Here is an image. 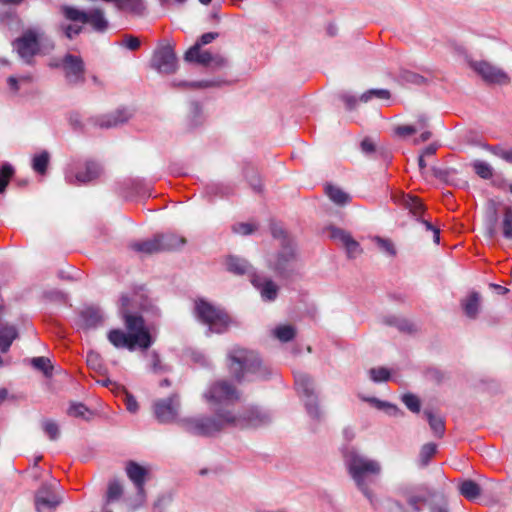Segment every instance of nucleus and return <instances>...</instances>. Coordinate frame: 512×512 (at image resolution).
Here are the masks:
<instances>
[{
  "instance_id": "1",
  "label": "nucleus",
  "mask_w": 512,
  "mask_h": 512,
  "mask_svg": "<svg viewBox=\"0 0 512 512\" xmlns=\"http://www.w3.org/2000/svg\"><path fill=\"white\" fill-rule=\"evenodd\" d=\"M130 298L122 295L119 311L124 319L127 333L121 329H112L108 332L109 342L116 348H126L133 351L136 348L148 349L153 344V338L145 325L142 316L131 314Z\"/></svg>"
},
{
  "instance_id": "2",
  "label": "nucleus",
  "mask_w": 512,
  "mask_h": 512,
  "mask_svg": "<svg viewBox=\"0 0 512 512\" xmlns=\"http://www.w3.org/2000/svg\"><path fill=\"white\" fill-rule=\"evenodd\" d=\"M344 464L348 474L359 491L373 503L374 494L371 485L375 484L382 473L379 461L369 458L358 450L347 449L343 455Z\"/></svg>"
},
{
  "instance_id": "3",
  "label": "nucleus",
  "mask_w": 512,
  "mask_h": 512,
  "mask_svg": "<svg viewBox=\"0 0 512 512\" xmlns=\"http://www.w3.org/2000/svg\"><path fill=\"white\" fill-rule=\"evenodd\" d=\"M274 238L281 240V248L267 260V265L281 279H291L300 275L303 264L294 242L278 226H272Z\"/></svg>"
},
{
  "instance_id": "4",
  "label": "nucleus",
  "mask_w": 512,
  "mask_h": 512,
  "mask_svg": "<svg viewBox=\"0 0 512 512\" xmlns=\"http://www.w3.org/2000/svg\"><path fill=\"white\" fill-rule=\"evenodd\" d=\"M13 48L26 64H32L36 55L50 53L54 43L40 27H29L13 41Z\"/></svg>"
},
{
  "instance_id": "5",
  "label": "nucleus",
  "mask_w": 512,
  "mask_h": 512,
  "mask_svg": "<svg viewBox=\"0 0 512 512\" xmlns=\"http://www.w3.org/2000/svg\"><path fill=\"white\" fill-rule=\"evenodd\" d=\"M229 418V411L215 409L213 417L200 416L184 418L181 420V426L186 432L192 435L208 437L230 426Z\"/></svg>"
},
{
  "instance_id": "6",
  "label": "nucleus",
  "mask_w": 512,
  "mask_h": 512,
  "mask_svg": "<svg viewBox=\"0 0 512 512\" xmlns=\"http://www.w3.org/2000/svg\"><path fill=\"white\" fill-rule=\"evenodd\" d=\"M203 397L211 405L213 411L215 409L232 411L229 407L239 399V393L230 383L222 380L213 383Z\"/></svg>"
},
{
  "instance_id": "7",
  "label": "nucleus",
  "mask_w": 512,
  "mask_h": 512,
  "mask_svg": "<svg viewBox=\"0 0 512 512\" xmlns=\"http://www.w3.org/2000/svg\"><path fill=\"white\" fill-rule=\"evenodd\" d=\"M195 313L197 318L208 326L210 332L223 333L230 324V319L224 311L202 299L195 302Z\"/></svg>"
},
{
  "instance_id": "8",
  "label": "nucleus",
  "mask_w": 512,
  "mask_h": 512,
  "mask_svg": "<svg viewBox=\"0 0 512 512\" xmlns=\"http://www.w3.org/2000/svg\"><path fill=\"white\" fill-rule=\"evenodd\" d=\"M229 369L234 377L240 381L249 372L256 373L260 367V359L257 354L243 348H233L229 354Z\"/></svg>"
},
{
  "instance_id": "9",
  "label": "nucleus",
  "mask_w": 512,
  "mask_h": 512,
  "mask_svg": "<svg viewBox=\"0 0 512 512\" xmlns=\"http://www.w3.org/2000/svg\"><path fill=\"white\" fill-rule=\"evenodd\" d=\"M230 427L236 428H258L269 424L272 421V414L257 406H250L241 412L229 411Z\"/></svg>"
},
{
  "instance_id": "10",
  "label": "nucleus",
  "mask_w": 512,
  "mask_h": 512,
  "mask_svg": "<svg viewBox=\"0 0 512 512\" xmlns=\"http://www.w3.org/2000/svg\"><path fill=\"white\" fill-rule=\"evenodd\" d=\"M60 11L64 18L71 22H80L81 24H90L94 30L103 32L108 27V21L104 16V11L100 8H94L85 12L76 7L63 5Z\"/></svg>"
},
{
  "instance_id": "11",
  "label": "nucleus",
  "mask_w": 512,
  "mask_h": 512,
  "mask_svg": "<svg viewBox=\"0 0 512 512\" xmlns=\"http://www.w3.org/2000/svg\"><path fill=\"white\" fill-rule=\"evenodd\" d=\"M294 378L296 390L303 398L308 415L312 419L319 421L322 418V411L319 408L318 399L314 393V382L312 378L304 373H297Z\"/></svg>"
},
{
  "instance_id": "12",
  "label": "nucleus",
  "mask_w": 512,
  "mask_h": 512,
  "mask_svg": "<svg viewBox=\"0 0 512 512\" xmlns=\"http://www.w3.org/2000/svg\"><path fill=\"white\" fill-rule=\"evenodd\" d=\"M102 173L100 165L95 161H85L66 170V182L73 185L86 184L97 179Z\"/></svg>"
},
{
  "instance_id": "13",
  "label": "nucleus",
  "mask_w": 512,
  "mask_h": 512,
  "mask_svg": "<svg viewBox=\"0 0 512 512\" xmlns=\"http://www.w3.org/2000/svg\"><path fill=\"white\" fill-rule=\"evenodd\" d=\"M469 66L488 84L505 85L510 82V78L504 70L488 61H470Z\"/></svg>"
},
{
  "instance_id": "14",
  "label": "nucleus",
  "mask_w": 512,
  "mask_h": 512,
  "mask_svg": "<svg viewBox=\"0 0 512 512\" xmlns=\"http://www.w3.org/2000/svg\"><path fill=\"white\" fill-rule=\"evenodd\" d=\"M151 65L159 73L172 74L177 69V58L169 44L160 45L153 54Z\"/></svg>"
},
{
  "instance_id": "15",
  "label": "nucleus",
  "mask_w": 512,
  "mask_h": 512,
  "mask_svg": "<svg viewBox=\"0 0 512 512\" xmlns=\"http://www.w3.org/2000/svg\"><path fill=\"white\" fill-rule=\"evenodd\" d=\"M179 409L180 400L176 394L154 403L155 417L161 423L173 422L179 414Z\"/></svg>"
},
{
  "instance_id": "16",
  "label": "nucleus",
  "mask_w": 512,
  "mask_h": 512,
  "mask_svg": "<svg viewBox=\"0 0 512 512\" xmlns=\"http://www.w3.org/2000/svg\"><path fill=\"white\" fill-rule=\"evenodd\" d=\"M62 69L69 84H82L85 81V67L81 57L67 54L62 60Z\"/></svg>"
},
{
  "instance_id": "17",
  "label": "nucleus",
  "mask_w": 512,
  "mask_h": 512,
  "mask_svg": "<svg viewBox=\"0 0 512 512\" xmlns=\"http://www.w3.org/2000/svg\"><path fill=\"white\" fill-rule=\"evenodd\" d=\"M126 474L137 490L138 506L142 505L146 500L145 483L149 476V471L145 467L134 461L126 464Z\"/></svg>"
},
{
  "instance_id": "18",
  "label": "nucleus",
  "mask_w": 512,
  "mask_h": 512,
  "mask_svg": "<svg viewBox=\"0 0 512 512\" xmlns=\"http://www.w3.org/2000/svg\"><path fill=\"white\" fill-rule=\"evenodd\" d=\"M60 502V497L53 493L51 485H43L35 495L38 512H53Z\"/></svg>"
},
{
  "instance_id": "19",
  "label": "nucleus",
  "mask_w": 512,
  "mask_h": 512,
  "mask_svg": "<svg viewBox=\"0 0 512 512\" xmlns=\"http://www.w3.org/2000/svg\"><path fill=\"white\" fill-rule=\"evenodd\" d=\"M251 284L259 291L264 301H274L277 298L279 287L270 278L259 273H252Z\"/></svg>"
},
{
  "instance_id": "20",
  "label": "nucleus",
  "mask_w": 512,
  "mask_h": 512,
  "mask_svg": "<svg viewBox=\"0 0 512 512\" xmlns=\"http://www.w3.org/2000/svg\"><path fill=\"white\" fill-rule=\"evenodd\" d=\"M130 117L131 113L127 109H118L115 112L93 118L91 121L100 128L108 129L126 123Z\"/></svg>"
},
{
  "instance_id": "21",
  "label": "nucleus",
  "mask_w": 512,
  "mask_h": 512,
  "mask_svg": "<svg viewBox=\"0 0 512 512\" xmlns=\"http://www.w3.org/2000/svg\"><path fill=\"white\" fill-rule=\"evenodd\" d=\"M330 237L345 247L349 257L353 258L360 254L361 249L358 242L344 230L333 227L330 229Z\"/></svg>"
},
{
  "instance_id": "22",
  "label": "nucleus",
  "mask_w": 512,
  "mask_h": 512,
  "mask_svg": "<svg viewBox=\"0 0 512 512\" xmlns=\"http://www.w3.org/2000/svg\"><path fill=\"white\" fill-rule=\"evenodd\" d=\"M227 270L236 275H248L251 280V274L256 273L252 266L243 258L230 256L226 260Z\"/></svg>"
},
{
  "instance_id": "23",
  "label": "nucleus",
  "mask_w": 512,
  "mask_h": 512,
  "mask_svg": "<svg viewBox=\"0 0 512 512\" xmlns=\"http://www.w3.org/2000/svg\"><path fill=\"white\" fill-rule=\"evenodd\" d=\"M81 326L85 329L96 328L103 322V316L99 309L89 307L80 314Z\"/></svg>"
},
{
  "instance_id": "24",
  "label": "nucleus",
  "mask_w": 512,
  "mask_h": 512,
  "mask_svg": "<svg viewBox=\"0 0 512 512\" xmlns=\"http://www.w3.org/2000/svg\"><path fill=\"white\" fill-rule=\"evenodd\" d=\"M481 297L478 292H471L465 299L462 300L461 305L467 317L475 319L480 311Z\"/></svg>"
},
{
  "instance_id": "25",
  "label": "nucleus",
  "mask_w": 512,
  "mask_h": 512,
  "mask_svg": "<svg viewBox=\"0 0 512 512\" xmlns=\"http://www.w3.org/2000/svg\"><path fill=\"white\" fill-rule=\"evenodd\" d=\"M17 337L18 330L14 325H2L0 327V351L6 353Z\"/></svg>"
},
{
  "instance_id": "26",
  "label": "nucleus",
  "mask_w": 512,
  "mask_h": 512,
  "mask_svg": "<svg viewBox=\"0 0 512 512\" xmlns=\"http://www.w3.org/2000/svg\"><path fill=\"white\" fill-rule=\"evenodd\" d=\"M160 251H170L183 246L186 243L184 237L178 236L173 233H166L157 235Z\"/></svg>"
},
{
  "instance_id": "27",
  "label": "nucleus",
  "mask_w": 512,
  "mask_h": 512,
  "mask_svg": "<svg viewBox=\"0 0 512 512\" xmlns=\"http://www.w3.org/2000/svg\"><path fill=\"white\" fill-rule=\"evenodd\" d=\"M396 202H399L407 208L414 216H420L423 212V204L420 199L415 196L401 194L396 198Z\"/></svg>"
},
{
  "instance_id": "28",
  "label": "nucleus",
  "mask_w": 512,
  "mask_h": 512,
  "mask_svg": "<svg viewBox=\"0 0 512 512\" xmlns=\"http://www.w3.org/2000/svg\"><path fill=\"white\" fill-rule=\"evenodd\" d=\"M130 248L136 252L143 253V254H153V253L161 252L157 236H155L152 239L133 242L130 244Z\"/></svg>"
},
{
  "instance_id": "29",
  "label": "nucleus",
  "mask_w": 512,
  "mask_h": 512,
  "mask_svg": "<svg viewBox=\"0 0 512 512\" xmlns=\"http://www.w3.org/2000/svg\"><path fill=\"white\" fill-rule=\"evenodd\" d=\"M424 416L426 417L434 436L442 438L445 433V422L443 418L439 415L434 414L430 410H425Z\"/></svg>"
},
{
  "instance_id": "30",
  "label": "nucleus",
  "mask_w": 512,
  "mask_h": 512,
  "mask_svg": "<svg viewBox=\"0 0 512 512\" xmlns=\"http://www.w3.org/2000/svg\"><path fill=\"white\" fill-rule=\"evenodd\" d=\"M49 162L50 154L48 151L43 150L40 153H37L33 156L32 169L40 175H45L48 169Z\"/></svg>"
},
{
  "instance_id": "31",
  "label": "nucleus",
  "mask_w": 512,
  "mask_h": 512,
  "mask_svg": "<svg viewBox=\"0 0 512 512\" xmlns=\"http://www.w3.org/2000/svg\"><path fill=\"white\" fill-rule=\"evenodd\" d=\"M118 9L133 14H142L145 10L144 0H118L116 3Z\"/></svg>"
},
{
  "instance_id": "32",
  "label": "nucleus",
  "mask_w": 512,
  "mask_h": 512,
  "mask_svg": "<svg viewBox=\"0 0 512 512\" xmlns=\"http://www.w3.org/2000/svg\"><path fill=\"white\" fill-rule=\"evenodd\" d=\"M459 490L461 495L468 500H475L481 494L480 486L472 480L463 481L459 486Z\"/></svg>"
},
{
  "instance_id": "33",
  "label": "nucleus",
  "mask_w": 512,
  "mask_h": 512,
  "mask_svg": "<svg viewBox=\"0 0 512 512\" xmlns=\"http://www.w3.org/2000/svg\"><path fill=\"white\" fill-rule=\"evenodd\" d=\"M273 335L281 342H288L295 337L296 330L292 325H280L273 330Z\"/></svg>"
},
{
  "instance_id": "34",
  "label": "nucleus",
  "mask_w": 512,
  "mask_h": 512,
  "mask_svg": "<svg viewBox=\"0 0 512 512\" xmlns=\"http://www.w3.org/2000/svg\"><path fill=\"white\" fill-rule=\"evenodd\" d=\"M10 89L14 92L19 91L22 87L29 86L33 82L31 74L21 75L19 77L11 76L7 80Z\"/></svg>"
},
{
  "instance_id": "35",
  "label": "nucleus",
  "mask_w": 512,
  "mask_h": 512,
  "mask_svg": "<svg viewBox=\"0 0 512 512\" xmlns=\"http://www.w3.org/2000/svg\"><path fill=\"white\" fill-rule=\"evenodd\" d=\"M472 167L474 172L482 179L488 180L493 177V168L485 161L475 160L472 163Z\"/></svg>"
},
{
  "instance_id": "36",
  "label": "nucleus",
  "mask_w": 512,
  "mask_h": 512,
  "mask_svg": "<svg viewBox=\"0 0 512 512\" xmlns=\"http://www.w3.org/2000/svg\"><path fill=\"white\" fill-rule=\"evenodd\" d=\"M374 98L379 100H389L390 92L387 89H371L363 93L360 96L359 101L367 103Z\"/></svg>"
},
{
  "instance_id": "37",
  "label": "nucleus",
  "mask_w": 512,
  "mask_h": 512,
  "mask_svg": "<svg viewBox=\"0 0 512 512\" xmlns=\"http://www.w3.org/2000/svg\"><path fill=\"white\" fill-rule=\"evenodd\" d=\"M149 360V369L156 374L166 372L168 370L167 366L162 363L159 354L156 351H151L147 354Z\"/></svg>"
},
{
  "instance_id": "38",
  "label": "nucleus",
  "mask_w": 512,
  "mask_h": 512,
  "mask_svg": "<svg viewBox=\"0 0 512 512\" xmlns=\"http://www.w3.org/2000/svg\"><path fill=\"white\" fill-rule=\"evenodd\" d=\"M328 197L336 204L343 205L349 201V196L338 187L328 186L326 188Z\"/></svg>"
},
{
  "instance_id": "39",
  "label": "nucleus",
  "mask_w": 512,
  "mask_h": 512,
  "mask_svg": "<svg viewBox=\"0 0 512 512\" xmlns=\"http://www.w3.org/2000/svg\"><path fill=\"white\" fill-rule=\"evenodd\" d=\"M68 415L84 420H89L92 413L82 403H72L67 411Z\"/></svg>"
},
{
  "instance_id": "40",
  "label": "nucleus",
  "mask_w": 512,
  "mask_h": 512,
  "mask_svg": "<svg viewBox=\"0 0 512 512\" xmlns=\"http://www.w3.org/2000/svg\"><path fill=\"white\" fill-rule=\"evenodd\" d=\"M373 241L378 247V249L383 253L387 254L390 257H394L396 255L395 246L390 239L376 236L373 238Z\"/></svg>"
},
{
  "instance_id": "41",
  "label": "nucleus",
  "mask_w": 512,
  "mask_h": 512,
  "mask_svg": "<svg viewBox=\"0 0 512 512\" xmlns=\"http://www.w3.org/2000/svg\"><path fill=\"white\" fill-rule=\"evenodd\" d=\"M437 445L434 443H426L421 447L419 453V461L422 466H426L431 458L436 454Z\"/></svg>"
},
{
  "instance_id": "42",
  "label": "nucleus",
  "mask_w": 512,
  "mask_h": 512,
  "mask_svg": "<svg viewBox=\"0 0 512 512\" xmlns=\"http://www.w3.org/2000/svg\"><path fill=\"white\" fill-rule=\"evenodd\" d=\"M485 148L494 156L499 157L502 160L506 161L507 163L512 164V149H506L500 145H487Z\"/></svg>"
},
{
  "instance_id": "43",
  "label": "nucleus",
  "mask_w": 512,
  "mask_h": 512,
  "mask_svg": "<svg viewBox=\"0 0 512 512\" xmlns=\"http://www.w3.org/2000/svg\"><path fill=\"white\" fill-rule=\"evenodd\" d=\"M44 433L49 437L50 440H57L60 436V430L58 424L50 419H45L41 423Z\"/></svg>"
},
{
  "instance_id": "44",
  "label": "nucleus",
  "mask_w": 512,
  "mask_h": 512,
  "mask_svg": "<svg viewBox=\"0 0 512 512\" xmlns=\"http://www.w3.org/2000/svg\"><path fill=\"white\" fill-rule=\"evenodd\" d=\"M366 401L372 403L376 408L385 410L386 413H388L391 416H397L399 414H402V412L393 404L381 401L377 398H367Z\"/></svg>"
},
{
  "instance_id": "45",
  "label": "nucleus",
  "mask_w": 512,
  "mask_h": 512,
  "mask_svg": "<svg viewBox=\"0 0 512 512\" xmlns=\"http://www.w3.org/2000/svg\"><path fill=\"white\" fill-rule=\"evenodd\" d=\"M502 230L506 239H512V207L510 206L504 208Z\"/></svg>"
},
{
  "instance_id": "46",
  "label": "nucleus",
  "mask_w": 512,
  "mask_h": 512,
  "mask_svg": "<svg viewBox=\"0 0 512 512\" xmlns=\"http://www.w3.org/2000/svg\"><path fill=\"white\" fill-rule=\"evenodd\" d=\"M32 366L42 371L46 376H50L52 374V365L49 358L46 357H34L31 359Z\"/></svg>"
},
{
  "instance_id": "47",
  "label": "nucleus",
  "mask_w": 512,
  "mask_h": 512,
  "mask_svg": "<svg viewBox=\"0 0 512 512\" xmlns=\"http://www.w3.org/2000/svg\"><path fill=\"white\" fill-rule=\"evenodd\" d=\"M14 174V168L10 164H4L0 170V194L3 193Z\"/></svg>"
},
{
  "instance_id": "48",
  "label": "nucleus",
  "mask_w": 512,
  "mask_h": 512,
  "mask_svg": "<svg viewBox=\"0 0 512 512\" xmlns=\"http://www.w3.org/2000/svg\"><path fill=\"white\" fill-rule=\"evenodd\" d=\"M123 493L122 485L118 481H113L109 484L107 490L106 501L107 503L118 500Z\"/></svg>"
},
{
  "instance_id": "49",
  "label": "nucleus",
  "mask_w": 512,
  "mask_h": 512,
  "mask_svg": "<svg viewBox=\"0 0 512 512\" xmlns=\"http://www.w3.org/2000/svg\"><path fill=\"white\" fill-rule=\"evenodd\" d=\"M80 22H73V24H61L59 29L64 33L68 39H73L79 35L82 31V25Z\"/></svg>"
},
{
  "instance_id": "50",
  "label": "nucleus",
  "mask_w": 512,
  "mask_h": 512,
  "mask_svg": "<svg viewBox=\"0 0 512 512\" xmlns=\"http://www.w3.org/2000/svg\"><path fill=\"white\" fill-rule=\"evenodd\" d=\"M255 223H236L232 226V231L239 235H250L257 230Z\"/></svg>"
},
{
  "instance_id": "51",
  "label": "nucleus",
  "mask_w": 512,
  "mask_h": 512,
  "mask_svg": "<svg viewBox=\"0 0 512 512\" xmlns=\"http://www.w3.org/2000/svg\"><path fill=\"white\" fill-rule=\"evenodd\" d=\"M369 374L374 382H384L390 378V371L385 367L372 368Z\"/></svg>"
},
{
  "instance_id": "52",
  "label": "nucleus",
  "mask_w": 512,
  "mask_h": 512,
  "mask_svg": "<svg viewBox=\"0 0 512 512\" xmlns=\"http://www.w3.org/2000/svg\"><path fill=\"white\" fill-rule=\"evenodd\" d=\"M402 401L410 411L414 413H418L420 411V400L416 395L411 393L404 394L402 396Z\"/></svg>"
},
{
  "instance_id": "53",
  "label": "nucleus",
  "mask_w": 512,
  "mask_h": 512,
  "mask_svg": "<svg viewBox=\"0 0 512 512\" xmlns=\"http://www.w3.org/2000/svg\"><path fill=\"white\" fill-rule=\"evenodd\" d=\"M430 512H448L447 502L443 497L436 496L429 502Z\"/></svg>"
},
{
  "instance_id": "54",
  "label": "nucleus",
  "mask_w": 512,
  "mask_h": 512,
  "mask_svg": "<svg viewBox=\"0 0 512 512\" xmlns=\"http://www.w3.org/2000/svg\"><path fill=\"white\" fill-rule=\"evenodd\" d=\"M245 177L248 179L254 191H262L261 179L258 177L257 173L253 169H249L248 171H246Z\"/></svg>"
},
{
  "instance_id": "55",
  "label": "nucleus",
  "mask_w": 512,
  "mask_h": 512,
  "mask_svg": "<svg viewBox=\"0 0 512 512\" xmlns=\"http://www.w3.org/2000/svg\"><path fill=\"white\" fill-rule=\"evenodd\" d=\"M170 503L171 497L162 495L154 502L152 512H165Z\"/></svg>"
},
{
  "instance_id": "56",
  "label": "nucleus",
  "mask_w": 512,
  "mask_h": 512,
  "mask_svg": "<svg viewBox=\"0 0 512 512\" xmlns=\"http://www.w3.org/2000/svg\"><path fill=\"white\" fill-rule=\"evenodd\" d=\"M202 51H200L199 45L194 44L185 53V60L188 62H199Z\"/></svg>"
},
{
  "instance_id": "57",
  "label": "nucleus",
  "mask_w": 512,
  "mask_h": 512,
  "mask_svg": "<svg viewBox=\"0 0 512 512\" xmlns=\"http://www.w3.org/2000/svg\"><path fill=\"white\" fill-rule=\"evenodd\" d=\"M121 45L126 47L127 49L129 50H137L139 47H140V40L135 37V36H132V35H126L122 42H121Z\"/></svg>"
},
{
  "instance_id": "58",
  "label": "nucleus",
  "mask_w": 512,
  "mask_h": 512,
  "mask_svg": "<svg viewBox=\"0 0 512 512\" xmlns=\"http://www.w3.org/2000/svg\"><path fill=\"white\" fill-rule=\"evenodd\" d=\"M427 499L420 497V496H411L408 499V504L411 509H413L415 512H418L422 506H424L427 503Z\"/></svg>"
},
{
  "instance_id": "59",
  "label": "nucleus",
  "mask_w": 512,
  "mask_h": 512,
  "mask_svg": "<svg viewBox=\"0 0 512 512\" xmlns=\"http://www.w3.org/2000/svg\"><path fill=\"white\" fill-rule=\"evenodd\" d=\"M227 65V59L220 55L215 54L211 57V63L208 67H211L212 69H220L222 67H225Z\"/></svg>"
},
{
  "instance_id": "60",
  "label": "nucleus",
  "mask_w": 512,
  "mask_h": 512,
  "mask_svg": "<svg viewBox=\"0 0 512 512\" xmlns=\"http://www.w3.org/2000/svg\"><path fill=\"white\" fill-rule=\"evenodd\" d=\"M417 131V128L413 125H402V126H398L396 129H395V132L397 135L399 136H410L414 133H416Z\"/></svg>"
},
{
  "instance_id": "61",
  "label": "nucleus",
  "mask_w": 512,
  "mask_h": 512,
  "mask_svg": "<svg viewBox=\"0 0 512 512\" xmlns=\"http://www.w3.org/2000/svg\"><path fill=\"white\" fill-rule=\"evenodd\" d=\"M217 36L218 34L214 32L205 33L199 38V40L195 44L199 45V47L201 48V46L211 43L214 39H216Z\"/></svg>"
},
{
  "instance_id": "62",
  "label": "nucleus",
  "mask_w": 512,
  "mask_h": 512,
  "mask_svg": "<svg viewBox=\"0 0 512 512\" xmlns=\"http://www.w3.org/2000/svg\"><path fill=\"white\" fill-rule=\"evenodd\" d=\"M125 404H126V408L128 411L134 413L138 410V403L137 401L135 400V398L128 394V393H125Z\"/></svg>"
},
{
  "instance_id": "63",
  "label": "nucleus",
  "mask_w": 512,
  "mask_h": 512,
  "mask_svg": "<svg viewBox=\"0 0 512 512\" xmlns=\"http://www.w3.org/2000/svg\"><path fill=\"white\" fill-rule=\"evenodd\" d=\"M87 363L93 369H98L100 367L99 357L95 353H89L87 355Z\"/></svg>"
},
{
  "instance_id": "64",
  "label": "nucleus",
  "mask_w": 512,
  "mask_h": 512,
  "mask_svg": "<svg viewBox=\"0 0 512 512\" xmlns=\"http://www.w3.org/2000/svg\"><path fill=\"white\" fill-rule=\"evenodd\" d=\"M342 100L344 101L347 109L352 110L355 108L357 99L354 96L351 95H343Z\"/></svg>"
}]
</instances>
